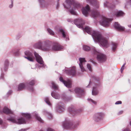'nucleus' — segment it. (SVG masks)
<instances>
[{"label":"nucleus","instance_id":"nucleus-45","mask_svg":"<svg viewBox=\"0 0 131 131\" xmlns=\"http://www.w3.org/2000/svg\"><path fill=\"white\" fill-rule=\"evenodd\" d=\"M21 36V34L20 33H19L17 34L16 37V38L18 40L20 39Z\"/></svg>","mask_w":131,"mask_h":131},{"label":"nucleus","instance_id":"nucleus-24","mask_svg":"<svg viewBox=\"0 0 131 131\" xmlns=\"http://www.w3.org/2000/svg\"><path fill=\"white\" fill-rule=\"evenodd\" d=\"M40 4V6L42 8L47 7L48 5V3L46 2L45 0H38Z\"/></svg>","mask_w":131,"mask_h":131},{"label":"nucleus","instance_id":"nucleus-26","mask_svg":"<svg viewBox=\"0 0 131 131\" xmlns=\"http://www.w3.org/2000/svg\"><path fill=\"white\" fill-rule=\"evenodd\" d=\"M96 43H98L99 45L103 47L107 48L109 46L108 41H95Z\"/></svg>","mask_w":131,"mask_h":131},{"label":"nucleus","instance_id":"nucleus-16","mask_svg":"<svg viewBox=\"0 0 131 131\" xmlns=\"http://www.w3.org/2000/svg\"><path fill=\"white\" fill-rule=\"evenodd\" d=\"M104 115V114L102 113H97L94 115L93 119L95 122H99L101 119Z\"/></svg>","mask_w":131,"mask_h":131},{"label":"nucleus","instance_id":"nucleus-4","mask_svg":"<svg viewBox=\"0 0 131 131\" xmlns=\"http://www.w3.org/2000/svg\"><path fill=\"white\" fill-rule=\"evenodd\" d=\"M50 41H38L34 44V47L43 51H46L49 50L51 45Z\"/></svg>","mask_w":131,"mask_h":131},{"label":"nucleus","instance_id":"nucleus-51","mask_svg":"<svg viewBox=\"0 0 131 131\" xmlns=\"http://www.w3.org/2000/svg\"><path fill=\"white\" fill-rule=\"evenodd\" d=\"M122 131H130V130L128 128L124 129H123Z\"/></svg>","mask_w":131,"mask_h":131},{"label":"nucleus","instance_id":"nucleus-34","mask_svg":"<svg viewBox=\"0 0 131 131\" xmlns=\"http://www.w3.org/2000/svg\"><path fill=\"white\" fill-rule=\"evenodd\" d=\"M92 47L90 48L89 47V46L86 45H84L83 46V50L84 51H88L90 50H91L92 51V53H93V52L91 51V49L93 47Z\"/></svg>","mask_w":131,"mask_h":131},{"label":"nucleus","instance_id":"nucleus-12","mask_svg":"<svg viewBox=\"0 0 131 131\" xmlns=\"http://www.w3.org/2000/svg\"><path fill=\"white\" fill-rule=\"evenodd\" d=\"M111 19L107 18L105 17H102L100 21V24L104 27H107L109 26L110 22L112 21Z\"/></svg>","mask_w":131,"mask_h":131},{"label":"nucleus","instance_id":"nucleus-22","mask_svg":"<svg viewBox=\"0 0 131 131\" xmlns=\"http://www.w3.org/2000/svg\"><path fill=\"white\" fill-rule=\"evenodd\" d=\"M9 64V62L8 60L6 59L5 61L4 64V67L1 69L2 73L1 74V77L2 78H4V74L3 72V71H6L8 68V66Z\"/></svg>","mask_w":131,"mask_h":131},{"label":"nucleus","instance_id":"nucleus-21","mask_svg":"<svg viewBox=\"0 0 131 131\" xmlns=\"http://www.w3.org/2000/svg\"><path fill=\"white\" fill-rule=\"evenodd\" d=\"M59 79L60 81L63 83L66 87L68 88L71 87V82L70 80H68L67 81H66L64 80L63 78L61 77H60Z\"/></svg>","mask_w":131,"mask_h":131},{"label":"nucleus","instance_id":"nucleus-10","mask_svg":"<svg viewBox=\"0 0 131 131\" xmlns=\"http://www.w3.org/2000/svg\"><path fill=\"white\" fill-rule=\"evenodd\" d=\"M72 2L70 0H66L64 4V7L69 10L70 13L74 15H76L75 12L71 7Z\"/></svg>","mask_w":131,"mask_h":131},{"label":"nucleus","instance_id":"nucleus-57","mask_svg":"<svg viewBox=\"0 0 131 131\" xmlns=\"http://www.w3.org/2000/svg\"><path fill=\"white\" fill-rule=\"evenodd\" d=\"M130 126H131V121L130 122Z\"/></svg>","mask_w":131,"mask_h":131},{"label":"nucleus","instance_id":"nucleus-40","mask_svg":"<svg viewBox=\"0 0 131 131\" xmlns=\"http://www.w3.org/2000/svg\"><path fill=\"white\" fill-rule=\"evenodd\" d=\"M125 4L126 7H127L128 6H131V0H126V2Z\"/></svg>","mask_w":131,"mask_h":131},{"label":"nucleus","instance_id":"nucleus-52","mask_svg":"<svg viewBox=\"0 0 131 131\" xmlns=\"http://www.w3.org/2000/svg\"><path fill=\"white\" fill-rule=\"evenodd\" d=\"M123 112V111H120L118 112V114L119 115L121 114H122Z\"/></svg>","mask_w":131,"mask_h":131},{"label":"nucleus","instance_id":"nucleus-44","mask_svg":"<svg viewBox=\"0 0 131 131\" xmlns=\"http://www.w3.org/2000/svg\"><path fill=\"white\" fill-rule=\"evenodd\" d=\"M4 124L3 120L0 118V125H2V127L3 128H5L6 127V126L5 125H4V127L3 126V125H4Z\"/></svg>","mask_w":131,"mask_h":131},{"label":"nucleus","instance_id":"nucleus-50","mask_svg":"<svg viewBox=\"0 0 131 131\" xmlns=\"http://www.w3.org/2000/svg\"><path fill=\"white\" fill-rule=\"evenodd\" d=\"M12 92V91L11 90H9L7 93V94L8 96L10 95Z\"/></svg>","mask_w":131,"mask_h":131},{"label":"nucleus","instance_id":"nucleus-3","mask_svg":"<svg viewBox=\"0 0 131 131\" xmlns=\"http://www.w3.org/2000/svg\"><path fill=\"white\" fill-rule=\"evenodd\" d=\"M63 127L66 129L73 130L77 128L79 125L78 122H75L68 119H66L62 123Z\"/></svg>","mask_w":131,"mask_h":131},{"label":"nucleus","instance_id":"nucleus-33","mask_svg":"<svg viewBox=\"0 0 131 131\" xmlns=\"http://www.w3.org/2000/svg\"><path fill=\"white\" fill-rule=\"evenodd\" d=\"M43 113L44 114H45L47 116L48 118L49 119L51 118L52 117V114L46 111H44Z\"/></svg>","mask_w":131,"mask_h":131},{"label":"nucleus","instance_id":"nucleus-49","mask_svg":"<svg viewBox=\"0 0 131 131\" xmlns=\"http://www.w3.org/2000/svg\"><path fill=\"white\" fill-rule=\"evenodd\" d=\"M47 131H55L54 129H53L49 128L47 129Z\"/></svg>","mask_w":131,"mask_h":131},{"label":"nucleus","instance_id":"nucleus-43","mask_svg":"<svg viewBox=\"0 0 131 131\" xmlns=\"http://www.w3.org/2000/svg\"><path fill=\"white\" fill-rule=\"evenodd\" d=\"M87 68L89 70L90 72H91L92 71V68L91 66L89 64H88L87 65Z\"/></svg>","mask_w":131,"mask_h":131},{"label":"nucleus","instance_id":"nucleus-1","mask_svg":"<svg viewBox=\"0 0 131 131\" xmlns=\"http://www.w3.org/2000/svg\"><path fill=\"white\" fill-rule=\"evenodd\" d=\"M99 78L95 75H92L90 80L89 85L86 86L87 88L91 87H92V94L93 95H96L99 93V90L101 88V85L98 84Z\"/></svg>","mask_w":131,"mask_h":131},{"label":"nucleus","instance_id":"nucleus-9","mask_svg":"<svg viewBox=\"0 0 131 131\" xmlns=\"http://www.w3.org/2000/svg\"><path fill=\"white\" fill-rule=\"evenodd\" d=\"M22 115L25 117L27 119H30L31 118V116H33L36 119L40 122H42V120L41 118L38 116L36 112H34L31 115L28 113H22Z\"/></svg>","mask_w":131,"mask_h":131},{"label":"nucleus","instance_id":"nucleus-29","mask_svg":"<svg viewBox=\"0 0 131 131\" xmlns=\"http://www.w3.org/2000/svg\"><path fill=\"white\" fill-rule=\"evenodd\" d=\"M59 31L62 34V36L64 38H66V40H69L68 38V36L67 35V32H65L62 29H59Z\"/></svg>","mask_w":131,"mask_h":131},{"label":"nucleus","instance_id":"nucleus-46","mask_svg":"<svg viewBox=\"0 0 131 131\" xmlns=\"http://www.w3.org/2000/svg\"><path fill=\"white\" fill-rule=\"evenodd\" d=\"M52 85V87L55 90L57 89V86L55 85L54 83L53 82H52L51 83Z\"/></svg>","mask_w":131,"mask_h":131},{"label":"nucleus","instance_id":"nucleus-25","mask_svg":"<svg viewBox=\"0 0 131 131\" xmlns=\"http://www.w3.org/2000/svg\"><path fill=\"white\" fill-rule=\"evenodd\" d=\"M114 26L115 29L118 31H122L125 29L124 27L121 26L117 22L115 23Z\"/></svg>","mask_w":131,"mask_h":131},{"label":"nucleus","instance_id":"nucleus-7","mask_svg":"<svg viewBox=\"0 0 131 131\" xmlns=\"http://www.w3.org/2000/svg\"><path fill=\"white\" fill-rule=\"evenodd\" d=\"M34 54L36 61L39 64H37L38 68L39 69L40 68H45L46 65L44 64V62L42 58L36 52H34Z\"/></svg>","mask_w":131,"mask_h":131},{"label":"nucleus","instance_id":"nucleus-54","mask_svg":"<svg viewBox=\"0 0 131 131\" xmlns=\"http://www.w3.org/2000/svg\"><path fill=\"white\" fill-rule=\"evenodd\" d=\"M26 129H21L19 131H26Z\"/></svg>","mask_w":131,"mask_h":131},{"label":"nucleus","instance_id":"nucleus-39","mask_svg":"<svg viewBox=\"0 0 131 131\" xmlns=\"http://www.w3.org/2000/svg\"><path fill=\"white\" fill-rule=\"evenodd\" d=\"M47 31L50 35L52 36H53L55 34L54 32L50 29L49 28H48L47 29Z\"/></svg>","mask_w":131,"mask_h":131},{"label":"nucleus","instance_id":"nucleus-38","mask_svg":"<svg viewBox=\"0 0 131 131\" xmlns=\"http://www.w3.org/2000/svg\"><path fill=\"white\" fill-rule=\"evenodd\" d=\"M88 100L89 102L91 104H93L94 105H96L97 104V102L92 99H90L88 98Z\"/></svg>","mask_w":131,"mask_h":131},{"label":"nucleus","instance_id":"nucleus-2","mask_svg":"<svg viewBox=\"0 0 131 131\" xmlns=\"http://www.w3.org/2000/svg\"><path fill=\"white\" fill-rule=\"evenodd\" d=\"M88 34L91 35L93 38L98 41H107L106 39L98 31L92 30L88 26H86L84 30Z\"/></svg>","mask_w":131,"mask_h":131},{"label":"nucleus","instance_id":"nucleus-11","mask_svg":"<svg viewBox=\"0 0 131 131\" xmlns=\"http://www.w3.org/2000/svg\"><path fill=\"white\" fill-rule=\"evenodd\" d=\"M68 109L69 113L73 116L79 114L82 111V109L76 110L73 106L69 107Z\"/></svg>","mask_w":131,"mask_h":131},{"label":"nucleus","instance_id":"nucleus-17","mask_svg":"<svg viewBox=\"0 0 131 131\" xmlns=\"http://www.w3.org/2000/svg\"><path fill=\"white\" fill-rule=\"evenodd\" d=\"M65 72L68 75L74 76L76 73L75 67L73 66L69 68V70L66 69L65 70Z\"/></svg>","mask_w":131,"mask_h":131},{"label":"nucleus","instance_id":"nucleus-19","mask_svg":"<svg viewBox=\"0 0 131 131\" xmlns=\"http://www.w3.org/2000/svg\"><path fill=\"white\" fill-rule=\"evenodd\" d=\"M75 92L76 93L78 96L80 98L83 97L84 96V91L80 88H77L75 89Z\"/></svg>","mask_w":131,"mask_h":131},{"label":"nucleus","instance_id":"nucleus-30","mask_svg":"<svg viewBox=\"0 0 131 131\" xmlns=\"http://www.w3.org/2000/svg\"><path fill=\"white\" fill-rule=\"evenodd\" d=\"M26 86L27 87L26 84H25L23 83H21L18 86V91H20L22 90Z\"/></svg>","mask_w":131,"mask_h":131},{"label":"nucleus","instance_id":"nucleus-6","mask_svg":"<svg viewBox=\"0 0 131 131\" xmlns=\"http://www.w3.org/2000/svg\"><path fill=\"white\" fill-rule=\"evenodd\" d=\"M91 51L93 52V53L97 55V60L99 63H101L105 62L106 60V57L104 54L99 52L95 49V47L91 49Z\"/></svg>","mask_w":131,"mask_h":131},{"label":"nucleus","instance_id":"nucleus-36","mask_svg":"<svg viewBox=\"0 0 131 131\" xmlns=\"http://www.w3.org/2000/svg\"><path fill=\"white\" fill-rule=\"evenodd\" d=\"M24 53L25 54L26 56V57H33L32 53L28 50L25 51Z\"/></svg>","mask_w":131,"mask_h":131},{"label":"nucleus","instance_id":"nucleus-20","mask_svg":"<svg viewBox=\"0 0 131 131\" xmlns=\"http://www.w3.org/2000/svg\"><path fill=\"white\" fill-rule=\"evenodd\" d=\"M80 62L79 63L80 67L82 72L84 71L85 69L84 67V66L85 63L86 62L85 58H79Z\"/></svg>","mask_w":131,"mask_h":131},{"label":"nucleus","instance_id":"nucleus-5","mask_svg":"<svg viewBox=\"0 0 131 131\" xmlns=\"http://www.w3.org/2000/svg\"><path fill=\"white\" fill-rule=\"evenodd\" d=\"M82 10L83 14L85 16L89 14L92 17L95 18L98 16L100 14L99 12L97 10H90L88 5H87L85 7L82 8Z\"/></svg>","mask_w":131,"mask_h":131},{"label":"nucleus","instance_id":"nucleus-13","mask_svg":"<svg viewBox=\"0 0 131 131\" xmlns=\"http://www.w3.org/2000/svg\"><path fill=\"white\" fill-rule=\"evenodd\" d=\"M52 50L54 51H62L64 49V47L60 44L54 42L52 47Z\"/></svg>","mask_w":131,"mask_h":131},{"label":"nucleus","instance_id":"nucleus-28","mask_svg":"<svg viewBox=\"0 0 131 131\" xmlns=\"http://www.w3.org/2000/svg\"><path fill=\"white\" fill-rule=\"evenodd\" d=\"M114 14L117 17H119L123 16L124 13L121 10H116L114 11Z\"/></svg>","mask_w":131,"mask_h":131},{"label":"nucleus","instance_id":"nucleus-32","mask_svg":"<svg viewBox=\"0 0 131 131\" xmlns=\"http://www.w3.org/2000/svg\"><path fill=\"white\" fill-rule=\"evenodd\" d=\"M52 96L56 99H58L59 98V96L58 94L54 91H53L51 93Z\"/></svg>","mask_w":131,"mask_h":131},{"label":"nucleus","instance_id":"nucleus-8","mask_svg":"<svg viewBox=\"0 0 131 131\" xmlns=\"http://www.w3.org/2000/svg\"><path fill=\"white\" fill-rule=\"evenodd\" d=\"M7 120L13 123L19 124H25L26 123V120L23 117L16 119L14 117H8Z\"/></svg>","mask_w":131,"mask_h":131},{"label":"nucleus","instance_id":"nucleus-60","mask_svg":"<svg viewBox=\"0 0 131 131\" xmlns=\"http://www.w3.org/2000/svg\"><path fill=\"white\" fill-rule=\"evenodd\" d=\"M71 21H72V20H71V21H70V22H71Z\"/></svg>","mask_w":131,"mask_h":131},{"label":"nucleus","instance_id":"nucleus-47","mask_svg":"<svg viewBox=\"0 0 131 131\" xmlns=\"http://www.w3.org/2000/svg\"><path fill=\"white\" fill-rule=\"evenodd\" d=\"M13 0H10L11 2V4L9 6V7L10 8H12L13 6Z\"/></svg>","mask_w":131,"mask_h":131},{"label":"nucleus","instance_id":"nucleus-23","mask_svg":"<svg viewBox=\"0 0 131 131\" xmlns=\"http://www.w3.org/2000/svg\"><path fill=\"white\" fill-rule=\"evenodd\" d=\"M62 104V103H59L56 105V109L57 112L59 113L63 112L64 110V107Z\"/></svg>","mask_w":131,"mask_h":131},{"label":"nucleus","instance_id":"nucleus-59","mask_svg":"<svg viewBox=\"0 0 131 131\" xmlns=\"http://www.w3.org/2000/svg\"><path fill=\"white\" fill-rule=\"evenodd\" d=\"M68 21H69L68 20Z\"/></svg>","mask_w":131,"mask_h":131},{"label":"nucleus","instance_id":"nucleus-53","mask_svg":"<svg viewBox=\"0 0 131 131\" xmlns=\"http://www.w3.org/2000/svg\"><path fill=\"white\" fill-rule=\"evenodd\" d=\"M125 63L122 66L121 68V70H122V69H123V70H124V66L125 65Z\"/></svg>","mask_w":131,"mask_h":131},{"label":"nucleus","instance_id":"nucleus-18","mask_svg":"<svg viewBox=\"0 0 131 131\" xmlns=\"http://www.w3.org/2000/svg\"><path fill=\"white\" fill-rule=\"evenodd\" d=\"M74 24L79 28H82L84 21L81 18L77 19L74 21Z\"/></svg>","mask_w":131,"mask_h":131},{"label":"nucleus","instance_id":"nucleus-37","mask_svg":"<svg viewBox=\"0 0 131 131\" xmlns=\"http://www.w3.org/2000/svg\"><path fill=\"white\" fill-rule=\"evenodd\" d=\"M117 47V45L116 43H112V49L113 52H115Z\"/></svg>","mask_w":131,"mask_h":131},{"label":"nucleus","instance_id":"nucleus-31","mask_svg":"<svg viewBox=\"0 0 131 131\" xmlns=\"http://www.w3.org/2000/svg\"><path fill=\"white\" fill-rule=\"evenodd\" d=\"M19 50L18 49L14 48L11 50L10 52L15 56H18L19 54Z\"/></svg>","mask_w":131,"mask_h":131},{"label":"nucleus","instance_id":"nucleus-56","mask_svg":"<svg viewBox=\"0 0 131 131\" xmlns=\"http://www.w3.org/2000/svg\"><path fill=\"white\" fill-rule=\"evenodd\" d=\"M123 69L121 70V72L122 73V72H123Z\"/></svg>","mask_w":131,"mask_h":131},{"label":"nucleus","instance_id":"nucleus-48","mask_svg":"<svg viewBox=\"0 0 131 131\" xmlns=\"http://www.w3.org/2000/svg\"><path fill=\"white\" fill-rule=\"evenodd\" d=\"M122 104V102L121 101H118L116 102L115 103V104Z\"/></svg>","mask_w":131,"mask_h":131},{"label":"nucleus","instance_id":"nucleus-27","mask_svg":"<svg viewBox=\"0 0 131 131\" xmlns=\"http://www.w3.org/2000/svg\"><path fill=\"white\" fill-rule=\"evenodd\" d=\"M87 2L95 6L96 8L99 7V3L95 0H86Z\"/></svg>","mask_w":131,"mask_h":131},{"label":"nucleus","instance_id":"nucleus-35","mask_svg":"<svg viewBox=\"0 0 131 131\" xmlns=\"http://www.w3.org/2000/svg\"><path fill=\"white\" fill-rule=\"evenodd\" d=\"M73 6V8H76L78 9H80L81 7V5L78 2L74 3Z\"/></svg>","mask_w":131,"mask_h":131},{"label":"nucleus","instance_id":"nucleus-14","mask_svg":"<svg viewBox=\"0 0 131 131\" xmlns=\"http://www.w3.org/2000/svg\"><path fill=\"white\" fill-rule=\"evenodd\" d=\"M116 1H113V3H112L110 0L106 1L104 3V6L109 8H114L115 5L117 4V3H116Z\"/></svg>","mask_w":131,"mask_h":131},{"label":"nucleus","instance_id":"nucleus-15","mask_svg":"<svg viewBox=\"0 0 131 131\" xmlns=\"http://www.w3.org/2000/svg\"><path fill=\"white\" fill-rule=\"evenodd\" d=\"M27 86V89L31 92H34V89L33 86L35 84V81L34 80H32L29 81V83H26Z\"/></svg>","mask_w":131,"mask_h":131},{"label":"nucleus","instance_id":"nucleus-42","mask_svg":"<svg viewBox=\"0 0 131 131\" xmlns=\"http://www.w3.org/2000/svg\"><path fill=\"white\" fill-rule=\"evenodd\" d=\"M25 58L27 59L28 60L30 61H33V57H25Z\"/></svg>","mask_w":131,"mask_h":131},{"label":"nucleus","instance_id":"nucleus-55","mask_svg":"<svg viewBox=\"0 0 131 131\" xmlns=\"http://www.w3.org/2000/svg\"><path fill=\"white\" fill-rule=\"evenodd\" d=\"M128 26L129 27H131V25H128Z\"/></svg>","mask_w":131,"mask_h":131},{"label":"nucleus","instance_id":"nucleus-58","mask_svg":"<svg viewBox=\"0 0 131 131\" xmlns=\"http://www.w3.org/2000/svg\"><path fill=\"white\" fill-rule=\"evenodd\" d=\"M39 131H43L42 130H40Z\"/></svg>","mask_w":131,"mask_h":131},{"label":"nucleus","instance_id":"nucleus-41","mask_svg":"<svg viewBox=\"0 0 131 131\" xmlns=\"http://www.w3.org/2000/svg\"><path fill=\"white\" fill-rule=\"evenodd\" d=\"M44 100L47 104L50 106H51V104L49 101V99L48 97H46L45 99Z\"/></svg>","mask_w":131,"mask_h":131}]
</instances>
